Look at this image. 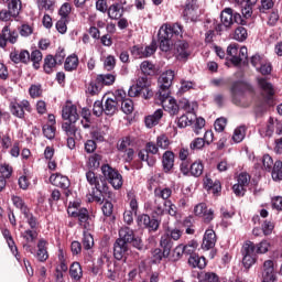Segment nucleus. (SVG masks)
Segmentation results:
<instances>
[{
	"mask_svg": "<svg viewBox=\"0 0 282 282\" xmlns=\"http://www.w3.org/2000/svg\"><path fill=\"white\" fill-rule=\"evenodd\" d=\"M101 172L104 176H99L94 171H88L86 173V180L90 186H95L93 189L90 197L91 202H96L97 204H102L105 202V195H109V185L115 188V191H119L122 188V174L118 172V170L111 167L109 164H105L101 166Z\"/></svg>",
	"mask_w": 282,
	"mask_h": 282,
	"instance_id": "2",
	"label": "nucleus"
},
{
	"mask_svg": "<svg viewBox=\"0 0 282 282\" xmlns=\"http://www.w3.org/2000/svg\"><path fill=\"white\" fill-rule=\"evenodd\" d=\"M204 173V163L202 161H195L189 166V175L193 177H202Z\"/></svg>",
	"mask_w": 282,
	"mask_h": 282,
	"instance_id": "42",
	"label": "nucleus"
},
{
	"mask_svg": "<svg viewBox=\"0 0 282 282\" xmlns=\"http://www.w3.org/2000/svg\"><path fill=\"white\" fill-rule=\"evenodd\" d=\"M74 123L75 122L66 121L62 124V129L66 133L67 138H76V133H78V128H76Z\"/></svg>",
	"mask_w": 282,
	"mask_h": 282,
	"instance_id": "43",
	"label": "nucleus"
},
{
	"mask_svg": "<svg viewBox=\"0 0 282 282\" xmlns=\"http://www.w3.org/2000/svg\"><path fill=\"white\" fill-rule=\"evenodd\" d=\"M11 200L13 206H15L23 214L28 226L33 230H39L41 223H39V218L34 216L32 210H30V207L28 206V204H25V200H23L21 196H12Z\"/></svg>",
	"mask_w": 282,
	"mask_h": 282,
	"instance_id": "5",
	"label": "nucleus"
},
{
	"mask_svg": "<svg viewBox=\"0 0 282 282\" xmlns=\"http://www.w3.org/2000/svg\"><path fill=\"white\" fill-rule=\"evenodd\" d=\"M254 248L256 254H265V252L270 250V242H268V240H262L260 243L254 245Z\"/></svg>",
	"mask_w": 282,
	"mask_h": 282,
	"instance_id": "57",
	"label": "nucleus"
},
{
	"mask_svg": "<svg viewBox=\"0 0 282 282\" xmlns=\"http://www.w3.org/2000/svg\"><path fill=\"white\" fill-rule=\"evenodd\" d=\"M47 246H50V242L45 240L44 238H41L37 241V251L35 253V258L40 263H45L50 259V252L47 251Z\"/></svg>",
	"mask_w": 282,
	"mask_h": 282,
	"instance_id": "20",
	"label": "nucleus"
},
{
	"mask_svg": "<svg viewBox=\"0 0 282 282\" xmlns=\"http://www.w3.org/2000/svg\"><path fill=\"white\" fill-rule=\"evenodd\" d=\"M171 195H173V189H171V187H158L154 189V197H156V199H163V202H171Z\"/></svg>",
	"mask_w": 282,
	"mask_h": 282,
	"instance_id": "34",
	"label": "nucleus"
},
{
	"mask_svg": "<svg viewBox=\"0 0 282 282\" xmlns=\"http://www.w3.org/2000/svg\"><path fill=\"white\" fill-rule=\"evenodd\" d=\"M131 147V138L130 137H123L119 142L117 143V149L121 153Z\"/></svg>",
	"mask_w": 282,
	"mask_h": 282,
	"instance_id": "64",
	"label": "nucleus"
},
{
	"mask_svg": "<svg viewBox=\"0 0 282 282\" xmlns=\"http://www.w3.org/2000/svg\"><path fill=\"white\" fill-rule=\"evenodd\" d=\"M70 217L77 218L79 226H83L85 230H89V221L91 220V215H89V210L87 208L83 207L72 212Z\"/></svg>",
	"mask_w": 282,
	"mask_h": 282,
	"instance_id": "18",
	"label": "nucleus"
},
{
	"mask_svg": "<svg viewBox=\"0 0 282 282\" xmlns=\"http://www.w3.org/2000/svg\"><path fill=\"white\" fill-rule=\"evenodd\" d=\"M198 282H219V275L215 272L203 271L198 274Z\"/></svg>",
	"mask_w": 282,
	"mask_h": 282,
	"instance_id": "44",
	"label": "nucleus"
},
{
	"mask_svg": "<svg viewBox=\"0 0 282 282\" xmlns=\"http://www.w3.org/2000/svg\"><path fill=\"white\" fill-rule=\"evenodd\" d=\"M58 14L61 19L69 20V14H72V4H69L68 2H65L64 4H62L58 11Z\"/></svg>",
	"mask_w": 282,
	"mask_h": 282,
	"instance_id": "61",
	"label": "nucleus"
},
{
	"mask_svg": "<svg viewBox=\"0 0 282 282\" xmlns=\"http://www.w3.org/2000/svg\"><path fill=\"white\" fill-rule=\"evenodd\" d=\"M156 102L162 105L164 111H167L170 116H177L180 113V105L177 100L170 96H155Z\"/></svg>",
	"mask_w": 282,
	"mask_h": 282,
	"instance_id": "13",
	"label": "nucleus"
},
{
	"mask_svg": "<svg viewBox=\"0 0 282 282\" xmlns=\"http://www.w3.org/2000/svg\"><path fill=\"white\" fill-rule=\"evenodd\" d=\"M21 237H23L24 241L26 243H34L39 239V229H25L22 234Z\"/></svg>",
	"mask_w": 282,
	"mask_h": 282,
	"instance_id": "39",
	"label": "nucleus"
},
{
	"mask_svg": "<svg viewBox=\"0 0 282 282\" xmlns=\"http://www.w3.org/2000/svg\"><path fill=\"white\" fill-rule=\"evenodd\" d=\"M129 243L140 252L147 250L142 238L135 236V231L130 227L123 226L119 229V238L113 243V257L117 261H127Z\"/></svg>",
	"mask_w": 282,
	"mask_h": 282,
	"instance_id": "3",
	"label": "nucleus"
},
{
	"mask_svg": "<svg viewBox=\"0 0 282 282\" xmlns=\"http://www.w3.org/2000/svg\"><path fill=\"white\" fill-rule=\"evenodd\" d=\"M138 158H139V160H141V162H147L148 166H155V163L158 162L155 156L150 155L144 150L139 151Z\"/></svg>",
	"mask_w": 282,
	"mask_h": 282,
	"instance_id": "46",
	"label": "nucleus"
},
{
	"mask_svg": "<svg viewBox=\"0 0 282 282\" xmlns=\"http://www.w3.org/2000/svg\"><path fill=\"white\" fill-rule=\"evenodd\" d=\"M138 226H143L149 232H158L160 220L151 218L148 214H141L137 218Z\"/></svg>",
	"mask_w": 282,
	"mask_h": 282,
	"instance_id": "15",
	"label": "nucleus"
},
{
	"mask_svg": "<svg viewBox=\"0 0 282 282\" xmlns=\"http://www.w3.org/2000/svg\"><path fill=\"white\" fill-rule=\"evenodd\" d=\"M145 153H148V155H160V147H158V143L153 142V141H149L145 144V149H144Z\"/></svg>",
	"mask_w": 282,
	"mask_h": 282,
	"instance_id": "56",
	"label": "nucleus"
},
{
	"mask_svg": "<svg viewBox=\"0 0 282 282\" xmlns=\"http://www.w3.org/2000/svg\"><path fill=\"white\" fill-rule=\"evenodd\" d=\"M184 26L180 23H164L158 32L159 50L161 52H171L175 47L177 58L186 59L191 56V44L182 40Z\"/></svg>",
	"mask_w": 282,
	"mask_h": 282,
	"instance_id": "1",
	"label": "nucleus"
},
{
	"mask_svg": "<svg viewBox=\"0 0 282 282\" xmlns=\"http://www.w3.org/2000/svg\"><path fill=\"white\" fill-rule=\"evenodd\" d=\"M140 69L144 76H153V74H155V65L149 61H143L140 65Z\"/></svg>",
	"mask_w": 282,
	"mask_h": 282,
	"instance_id": "49",
	"label": "nucleus"
},
{
	"mask_svg": "<svg viewBox=\"0 0 282 282\" xmlns=\"http://www.w3.org/2000/svg\"><path fill=\"white\" fill-rule=\"evenodd\" d=\"M119 107H121V110L123 113H127V116H129V113H133V100L130 98L123 99L119 102Z\"/></svg>",
	"mask_w": 282,
	"mask_h": 282,
	"instance_id": "53",
	"label": "nucleus"
},
{
	"mask_svg": "<svg viewBox=\"0 0 282 282\" xmlns=\"http://www.w3.org/2000/svg\"><path fill=\"white\" fill-rule=\"evenodd\" d=\"M220 23H224L226 28H232L235 23L238 25H248V22L230 7L225 8L220 12Z\"/></svg>",
	"mask_w": 282,
	"mask_h": 282,
	"instance_id": "7",
	"label": "nucleus"
},
{
	"mask_svg": "<svg viewBox=\"0 0 282 282\" xmlns=\"http://www.w3.org/2000/svg\"><path fill=\"white\" fill-rule=\"evenodd\" d=\"M276 271H274V261L267 260L263 262L262 268V282H275Z\"/></svg>",
	"mask_w": 282,
	"mask_h": 282,
	"instance_id": "19",
	"label": "nucleus"
},
{
	"mask_svg": "<svg viewBox=\"0 0 282 282\" xmlns=\"http://www.w3.org/2000/svg\"><path fill=\"white\" fill-rule=\"evenodd\" d=\"M130 54L133 58H144V46L138 44L130 47Z\"/></svg>",
	"mask_w": 282,
	"mask_h": 282,
	"instance_id": "58",
	"label": "nucleus"
},
{
	"mask_svg": "<svg viewBox=\"0 0 282 282\" xmlns=\"http://www.w3.org/2000/svg\"><path fill=\"white\" fill-rule=\"evenodd\" d=\"M116 83V75L113 74H99L85 84L86 96H98L105 87H111Z\"/></svg>",
	"mask_w": 282,
	"mask_h": 282,
	"instance_id": "4",
	"label": "nucleus"
},
{
	"mask_svg": "<svg viewBox=\"0 0 282 282\" xmlns=\"http://www.w3.org/2000/svg\"><path fill=\"white\" fill-rule=\"evenodd\" d=\"M29 94L31 98H41V96H43V86H41V84L31 85Z\"/></svg>",
	"mask_w": 282,
	"mask_h": 282,
	"instance_id": "55",
	"label": "nucleus"
},
{
	"mask_svg": "<svg viewBox=\"0 0 282 282\" xmlns=\"http://www.w3.org/2000/svg\"><path fill=\"white\" fill-rule=\"evenodd\" d=\"M164 235H167V237L172 241H180L182 239V235H184V230L177 228V227H167Z\"/></svg>",
	"mask_w": 282,
	"mask_h": 282,
	"instance_id": "41",
	"label": "nucleus"
},
{
	"mask_svg": "<svg viewBox=\"0 0 282 282\" xmlns=\"http://www.w3.org/2000/svg\"><path fill=\"white\" fill-rule=\"evenodd\" d=\"M50 182L53 186H57V188H63V191H67L69 186H72V182L69 177L62 175V174H52L50 176Z\"/></svg>",
	"mask_w": 282,
	"mask_h": 282,
	"instance_id": "22",
	"label": "nucleus"
},
{
	"mask_svg": "<svg viewBox=\"0 0 282 282\" xmlns=\"http://www.w3.org/2000/svg\"><path fill=\"white\" fill-rule=\"evenodd\" d=\"M93 113L96 118H100L105 113V104L101 100H96L93 106Z\"/></svg>",
	"mask_w": 282,
	"mask_h": 282,
	"instance_id": "62",
	"label": "nucleus"
},
{
	"mask_svg": "<svg viewBox=\"0 0 282 282\" xmlns=\"http://www.w3.org/2000/svg\"><path fill=\"white\" fill-rule=\"evenodd\" d=\"M188 263H189L191 268H198V270H204V268H206V265H207L206 258L199 257L197 253L192 254L188 258Z\"/></svg>",
	"mask_w": 282,
	"mask_h": 282,
	"instance_id": "32",
	"label": "nucleus"
},
{
	"mask_svg": "<svg viewBox=\"0 0 282 282\" xmlns=\"http://www.w3.org/2000/svg\"><path fill=\"white\" fill-rule=\"evenodd\" d=\"M164 116V111L162 109H158L153 112V115H149L144 119L145 127L148 129H153V127H156V124H160V121L162 120Z\"/></svg>",
	"mask_w": 282,
	"mask_h": 282,
	"instance_id": "30",
	"label": "nucleus"
},
{
	"mask_svg": "<svg viewBox=\"0 0 282 282\" xmlns=\"http://www.w3.org/2000/svg\"><path fill=\"white\" fill-rule=\"evenodd\" d=\"M160 246L164 251L165 257H171V251L173 250L174 242L169 238V235L163 234L160 240Z\"/></svg>",
	"mask_w": 282,
	"mask_h": 282,
	"instance_id": "33",
	"label": "nucleus"
},
{
	"mask_svg": "<svg viewBox=\"0 0 282 282\" xmlns=\"http://www.w3.org/2000/svg\"><path fill=\"white\" fill-rule=\"evenodd\" d=\"M19 41V32L17 30L11 31L10 26H3L2 31L0 32V47L6 48L8 47V43L14 45Z\"/></svg>",
	"mask_w": 282,
	"mask_h": 282,
	"instance_id": "14",
	"label": "nucleus"
},
{
	"mask_svg": "<svg viewBox=\"0 0 282 282\" xmlns=\"http://www.w3.org/2000/svg\"><path fill=\"white\" fill-rule=\"evenodd\" d=\"M0 177H3L4 180H10L12 177L13 169L10 164L4 163L0 165Z\"/></svg>",
	"mask_w": 282,
	"mask_h": 282,
	"instance_id": "59",
	"label": "nucleus"
},
{
	"mask_svg": "<svg viewBox=\"0 0 282 282\" xmlns=\"http://www.w3.org/2000/svg\"><path fill=\"white\" fill-rule=\"evenodd\" d=\"M162 166L164 173H171L175 166V153L171 150H167L162 155Z\"/></svg>",
	"mask_w": 282,
	"mask_h": 282,
	"instance_id": "27",
	"label": "nucleus"
},
{
	"mask_svg": "<svg viewBox=\"0 0 282 282\" xmlns=\"http://www.w3.org/2000/svg\"><path fill=\"white\" fill-rule=\"evenodd\" d=\"M69 275L74 281H80L83 279V267L80 262H73L69 267Z\"/></svg>",
	"mask_w": 282,
	"mask_h": 282,
	"instance_id": "35",
	"label": "nucleus"
},
{
	"mask_svg": "<svg viewBox=\"0 0 282 282\" xmlns=\"http://www.w3.org/2000/svg\"><path fill=\"white\" fill-rule=\"evenodd\" d=\"M127 197H128V200L130 202L129 203V206H130V209H131L130 212L134 213V215H138V209L140 208V206L138 204V197L135 196V191L130 189L127 193Z\"/></svg>",
	"mask_w": 282,
	"mask_h": 282,
	"instance_id": "40",
	"label": "nucleus"
},
{
	"mask_svg": "<svg viewBox=\"0 0 282 282\" xmlns=\"http://www.w3.org/2000/svg\"><path fill=\"white\" fill-rule=\"evenodd\" d=\"M169 204H171V200H164L154 196V202L152 204L153 217H163V215L166 213V206H169Z\"/></svg>",
	"mask_w": 282,
	"mask_h": 282,
	"instance_id": "23",
	"label": "nucleus"
},
{
	"mask_svg": "<svg viewBox=\"0 0 282 282\" xmlns=\"http://www.w3.org/2000/svg\"><path fill=\"white\" fill-rule=\"evenodd\" d=\"M262 165L264 171H267L268 173H271L272 180H274V182H281L282 180V161L281 160H278L274 162V160H272V156H270V154H264L262 158Z\"/></svg>",
	"mask_w": 282,
	"mask_h": 282,
	"instance_id": "6",
	"label": "nucleus"
},
{
	"mask_svg": "<svg viewBox=\"0 0 282 282\" xmlns=\"http://www.w3.org/2000/svg\"><path fill=\"white\" fill-rule=\"evenodd\" d=\"M43 134L47 140H54L56 138V127L52 124H44L42 128Z\"/></svg>",
	"mask_w": 282,
	"mask_h": 282,
	"instance_id": "54",
	"label": "nucleus"
},
{
	"mask_svg": "<svg viewBox=\"0 0 282 282\" xmlns=\"http://www.w3.org/2000/svg\"><path fill=\"white\" fill-rule=\"evenodd\" d=\"M62 118L68 120V122H77L79 118L78 108L75 105L64 106L62 109Z\"/></svg>",
	"mask_w": 282,
	"mask_h": 282,
	"instance_id": "25",
	"label": "nucleus"
},
{
	"mask_svg": "<svg viewBox=\"0 0 282 282\" xmlns=\"http://www.w3.org/2000/svg\"><path fill=\"white\" fill-rule=\"evenodd\" d=\"M9 110L11 111L12 116H14V118L25 120V111H28V113H32V105H30L28 99H23L22 101L13 99L9 104Z\"/></svg>",
	"mask_w": 282,
	"mask_h": 282,
	"instance_id": "10",
	"label": "nucleus"
},
{
	"mask_svg": "<svg viewBox=\"0 0 282 282\" xmlns=\"http://www.w3.org/2000/svg\"><path fill=\"white\" fill-rule=\"evenodd\" d=\"M30 61H32L34 69H40L41 62L43 61V53L40 50L32 51L30 54Z\"/></svg>",
	"mask_w": 282,
	"mask_h": 282,
	"instance_id": "45",
	"label": "nucleus"
},
{
	"mask_svg": "<svg viewBox=\"0 0 282 282\" xmlns=\"http://www.w3.org/2000/svg\"><path fill=\"white\" fill-rule=\"evenodd\" d=\"M78 55L72 54L68 57H66L64 62V69L65 72H76L78 69L79 65Z\"/></svg>",
	"mask_w": 282,
	"mask_h": 282,
	"instance_id": "31",
	"label": "nucleus"
},
{
	"mask_svg": "<svg viewBox=\"0 0 282 282\" xmlns=\"http://www.w3.org/2000/svg\"><path fill=\"white\" fill-rule=\"evenodd\" d=\"M10 59L15 64L23 63L28 65L30 63V52L28 50L13 51L10 53Z\"/></svg>",
	"mask_w": 282,
	"mask_h": 282,
	"instance_id": "28",
	"label": "nucleus"
},
{
	"mask_svg": "<svg viewBox=\"0 0 282 282\" xmlns=\"http://www.w3.org/2000/svg\"><path fill=\"white\" fill-rule=\"evenodd\" d=\"M198 246L197 240H191L187 245H183V250L187 257H193V254H197L195 250H197Z\"/></svg>",
	"mask_w": 282,
	"mask_h": 282,
	"instance_id": "52",
	"label": "nucleus"
},
{
	"mask_svg": "<svg viewBox=\"0 0 282 282\" xmlns=\"http://www.w3.org/2000/svg\"><path fill=\"white\" fill-rule=\"evenodd\" d=\"M231 64L235 65V67H238V65H241L243 61H248V47L241 46L239 50L238 56H235L229 59Z\"/></svg>",
	"mask_w": 282,
	"mask_h": 282,
	"instance_id": "38",
	"label": "nucleus"
},
{
	"mask_svg": "<svg viewBox=\"0 0 282 282\" xmlns=\"http://www.w3.org/2000/svg\"><path fill=\"white\" fill-rule=\"evenodd\" d=\"M274 118L270 117L264 127V138H272L274 135Z\"/></svg>",
	"mask_w": 282,
	"mask_h": 282,
	"instance_id": "60",
	"label": "nucleus"
},
{
	"mask_svg": "<svg viewBox=\"0 0 282 282\" xmlns=\"http://www.w3.org/2000/svg\"><path fill=\"white\" fill-rule=\"evenodd\" d=\"M23 9V3L21 0H11L8 3V10L12 13V18L17 19L21 14V10Z\"/></svg>",
	"mask_w": 282,
	"mask_h": 282,
	"instance_id": "37",
	"label": "nucleus"
},
{
	"mask_svg": "<svg viewBox=\"0 0 282 282\" xmlns=\"http://www.w3.org/2000/svg\"><path fill=\"white\" fill-rule=\"evenodd\" d=\"M254 242L247 240L242 246V265L250 270L257 263V253L254 252Z\"/></svg>",
	"mask_w": 282,
	"mask_h": 282,
	"instance_id": "11",
	"label": "nucleus"
},
{
	"mask_svg": "<svg viewBox=\"0 0 282 282\" xmlns=\"http://www.w3.org/2000/svg\"><path fill=\"white\" fill-rule=\"evenodd\" d=\"M56 65H58V62L54 58V55L48 54L44 57L43 69L45 74H52Z\"/></svg>",
	"mask_w": 282,
	"mask_h": 282,
	"instance_id": "36",
	"label": "nucleus"
},
{
	"mask_svg": "<svg viewBox=\"0 0 282 282\" xmlns=\"http://www.w3.org/2000/svg\"><path fill=\"white\" fill-rule=\"evenodd\" d=\"M194 215L202 217L205 224H210L215 219V212L208 209L206 203H200L194 207Z\"/></svg>",
	"mask_w": 282,
	"mask_h": 282,
	"instance_id": "16",
	"label": "nucleus"
},
{
	"mask_svg": "<svg viewBox=\"0 0 282 282\" xmlns=\"http://www.w3.org/2000/svg\"><path fill=\"white\" fill-rule=\"evenodd\" d=\"M234 39H235V41H238L239 43H243V41H246V39H248V30L243 26H238L235 30Z\"/></svg>",
	"mask_w": 282,
	"mask_h": 282,
	"instance_id": "50",
	"label": "nucleus"
},
{
	"mask_svg": "<svg viewBox=\"0 0 282 282\" xmlns=\"http://www.w3.org/2000/svg\"><path fill=\"white\" fill-rule=\"evenodd\" d=\"M137 86L143 93L144 100H151V98H153V89H151L149 77L147 76L139 77L137 80Z\"/></svg>",
	"mask_w": 282,
	"mask_h": 282,
	"instance_id": "21",
	"label": "nucleus"
},
{
	"mask_svg": "<svg viewBox=\"0 0 282 282\" xmlns=\"http://www.w3.org/2000/svg\"><path fill=\"white\" fill-rule=\"evenodd\" d=\"M258 85L262 91L264 101L269 107H274V86L265 77L258 78Z\"/></svg>",
	"mask_w": 282,
	"mask_h": 282,
	"instance_id": "12",
	"label": "nucleus"
},
{
	"mask_svg": "<svg viewBox=\"0 0 282 282\" xmlns=\"http://www.w3.org/2000/svg\"><path fill=\"white\" fill-rule=\"evenodd\" d=\"M217 243V234L215 230L207 229L203 237L202 249L203 250H213Z\"/></svg>",
	"mask_w": 282,
	"mask_h": 282,
	"instance_id": "24",
	"label": "nucleus"
},
{
	"mask_svg": "<svg viewBox=\"0 0 282 282\" xmlns=\"http://www.w3.org/2000/svg\"><path fill=\"white\" fill-rule=\"evenodd\" d=\"M246 131H248V128L246 126H240L235 129L232 140L236 142V144H239V142H243V139L246 138Z\"/></svg>",
	"mask_w": 282,
	"mask_h": 282,
	"instance_id": "47",
	"label": "nucleus"
},
{
	"mask_svg": "<svg viewBox=\"0 0 282 282\" xmlns=\"http://www.w3.org/2000/svg\"><path fill=\"white\" fill-rule=\"evenodd\" d=\"M246 91H252V86L242 80L234 82L230 87L231 102L234 105H241V99L246 96Z\"/></svg>",
	"mask_w": 282,
	"mask_h": 282,
	"instance_id": "8",
	"label": "nucleus"
},
{
	"mask_svg": "<svg viewBox=\"0 0 282 282\" xmlns=\"http://www.w3.org/2000/svg\"><path fill=\"white\" fill-rule=\"evenodd\" d=\"M175 78V72L166 70L158 79L159 90L155 96H171V86Z\"/></svg>",
	"mask_w": 282,
	"mask_h": 282,
	"instance_id": "9",
	"label": "nucleus"
},
{
	"mask_svg": "<svg viewBox=\"0 0 282 282\" xmlns=\"http://www.w3.org/2000/svg\"><path fill=\"white\" fill-rule=\"evenodd\" d=\"M83 246L84 250H91L94 248V236L91 234L84 232Z\"/></svg>",
	"mask_w": 282,
	"mask_h": 282,
	"instance_id": "63",
	"label": "nucleus"
},
{
	"mask_svg": "<svg viewBox=\"0 0 282 282\" xmlns=\"http://www.w3.org/2000/svg\"><path fill=\"white\" fill-rule=\"evenodd\" d=\"M122 17H124V7L119 2L108 8V18L111 19V21H118V19H122Z\"/></svg>",
	"mask_w": 282,
	"mask_h": 282,
	"instance_id": "29",
	"label": "nucleus"
},
{
	"mask_svg": "<svg viewBox=\"0 0 282 282\" xmlns=\"http://www.w3.org/2000/svg\"><path fill=\"white\" fill-rule=\"evenodd\" d=\"M203 186L208 193H213L216 197L221 195V182L219 180L213 181L208 174H206L203 180Z\"/></svg>",
	"mask_w": 282,
	"mask_h": 282,
	"instance_id": "17",
	"label": "nucleus"
},
{
	"mask_svg": "<svg viewBox=\"0 0 282 282\" xmlns=\"http://www.w3.org/2000/svg\"><path fill=\"white\" fill-rule=\"evenodd\" d=\"M254 3L257 1H253ZM253 2H251L250 0H247L245 2V4H242V9H241V18L248 22V19H250L252 17V6Z\"/></svg>",
	"mask_w": 282,
	"mask_h": 282,
	"instance_id": "48",
	"label": "nucleus"
},
{
	"mask_svg": "<svg viewBox=\"0 0 282 282\" xmlns=\"http://www.w3.org/2000/svg\"><path fill=\"white\" fill-rule=\"evenodd\" d=\"M119 109H120V104L115 98L108 97L104 101L105 116H109V118H111V116H116V113L119 111Z\"/></svg>",
	"mask_w": 282,
	"mask_h": 282,
	"instance_id": "26",
	"label": "nucleus"
},
{
	"mask_svg": "<svg viewBox=\"0 0 282 282\" xmlns=\"http://www.w3.org/2000/svg\"><path fill=\"white\" fill-rule=\"evenodd\" d=\"M156 147H159V149H162L163 151H166V149L171 147V140L165 133L156 137Z\"/></svg>",
	"mask_w": 282,
	"mask_h": 282,
	"instance_id": "51",
	"label": "nucleus"
}]
</instances>
